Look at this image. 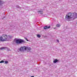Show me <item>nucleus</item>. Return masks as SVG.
Instances as JSON below:
<instances>
[{"label":"nucleus","instance_id":"obj_2","mask_svg":"<svg viewBox=\"0 0 77 77\" xmlns=\"http://www.w3.org/2000/svg\"><path fill=\"white\" fill-rule=\"evenodd\" d=\"M72 17L77 18V14L75 12L69 13L68 14H66L65 17L66 20L69 21Z\"/></svg>","mask_w":77,"mask_h":77},{"label":"nucleus","instance_id":"obj_8","mask_svg":"<svg viewBox=\"0 0 77 77\" xmlns=\"http://www.w3.org/2000/svg\"><path fill=\"white\" fill-rule=\"evenodd\" d=\"M38 12L39 14H43V11H39Z\"/></svg>","mask_w":77,"mask_h":77},{"label":"nucleus","instance_id":"obj_5","mask_svg":"<svg viewBox=\"0 0 77 77\" xmlns=\"http://www.w3.org/2000/svg\"><path fill=\"white\" fill-rule=\"evenodd\" d=\"M25 48L26 49V50H28V52L30 51V50H31V48L29 47H27L25 46Z\"/></svg>","mask_w":77,"mask_h":77},{"label":"nucleus","instance_id":"obj_11","mask_svg":"<svg viewBox=\"0 0 77 77\" xmlns=\"http://www.w3.org/2000/svg\"><path fill=\"white\" fill-rule=\"evenodd\" d=\"M37 36L38 38H40L41 37V35L39 34H38L37 35Z\"/></svg>","mask_w":77,"mask_h":77},{"label":"nucleus","instance_id":"obj_16","mask_svg":"<svg viewBox=\"0 0 77 77\" xmlns=\"http://www.w3.org/2000/svg\"><path fill=\"white\" fill-rule=\"evenodd\" d=\"M51 27V26H49L48 27L47 26V29H50Z\"/></svg>","mask_w":77,"mask_h":77},{"label":"nucleus","instance_id":"obj_15","mask_svg":"<svg viewBox=\"0 0 77 77\" xmlns=\"http://www.w3.org/2000/svg\"><path fill=\"white\" fill-rule=\"evenodd\" d=\"M24 38L25 39H26V41H29V40H28V39H27V38L26 37H25Z\"/></svg>","mask_w":77,"mask_h":77},{"label":"nucleus","instance_id":"obj_14","mask_svg":"<svg viewBox=\"0 0 77 77\" xmlns=\"http://www.w3.org/2000/svg\"><path fill=\"white\" fill-rule=\"evenodd\" d=\"M5 64H7V63H8V61H5Z\"/></svg>","mask_w":77,"mask_h":77},{"label":"nucleus","instance_id":"obj_1","mask_svg":"<svg viewBox=\"0 0 77 77\" xmlns=\"http://www.w3.org/2000/svg\"><path fill=\"white\" fill-rule=\"evenodd\" d=\"M12 36L9 35H7L6 34H3L2 37H0V41H8L10 39L12 38Z\"/></svg>","mask_w":77,"mask_h":77},{"label":"nucleus","instance_id":"obj_6","mask_svg":"<svg viewBox=\"0 0 77 77\" xmlns=\"http://www.w3.org/2000/svg\"><path fill=\"white\" fill-rule=\"evenodd\" d=\"M54 63H58L59 62V60H57V59H55L53 61Z\"/></svg>","mask_w":77,"mask_h":77},{"label":"nucleus","instance_id":"obj_9","mask_svg":"<svg viewBox=\"0 0 77 77\" xmlns=\"http://www.w3.org/2000/svg\"><path fill=\"white\" fill-rule=\"evenodd\" d=\"M60 24H57L56 25V26L57 27H60Z\"/></svg>","mask_w":77,"mask_h":77},{"label":"nucleus","instance_id":"obj_17","mask_svg":"<svg viewBox=\"0 0 77 77\" xmlns=\"http://www.w3.org/2000/svg\"><path fill=\"white\" fill-rule=\"evenodd\" d=\"M57 42H59V40H58V39H57Z\"/></svg>","mask_w":77,"mask_h":77},{"label":"nucleus","instance_id":"obj_18","mask_svg":"<svg viewBox=\"0 0 77 77\" xmlns=\"http://www.w3.org/2000/svg\"><path fill=\"white\" fill-rule=\"evenodd\" d=\"M31 77H34V76H31Z\"/></svg>","mask_w":77,"mask_h":77},{"label":"nucleus","instance_id":"obj_4","mask_svg":"<svg viewBox=\"0 0 77 77\" xmlns=\"http://www.w3.org/2000/svg\"><path fill=\"white\" fill-rule=\"evenodd\" d=\"M20 51H24V50H26V49L25 48V46L22 47L20 48L19 50Z\"/></svg>","mask_w":77,"mask_h":77},{"label":"nucleus","instance_id":"obj_7","mask_svg":"<svg viewBox=\"0 0 77 77\" xmlns=\"http://www.w3.org/2000/svg\"><path fill=\"white\" fill-rule=\"evenodd\" d=\"M6 48H8L6 47H2L0 48V50H6Z\"/></svg>","mask_w":77,"mask_h":77},{"label":"nucleus","instance_id":"obj_12","mask_svg":"<svg viewBox=\"0 0 77 77\" xmlns=\"http://www.w3.org/2000/svg\"><path fill=\"white\" fill-rule=\"evenodd\" d=\"M44 29H47V26H45L44 27Z\"/></svg>","mask_w":77,"mask_h":77},{"label":"nucleus","instance_id":"obj_19","mask_svg":"<svg viewBox=\"0 0 77 77\" xmlns=\"http://www.w3.org/2000/svg\"><path fill=\"white\" fill-rule=\"evenodd\" d=\"M56 29V28H54V29Z\"/></svg>","mask_w":77,"mask_h":77},{"label":"nucleus","instance_id":"obj_10","mask_svg":"<svg viewBox=\"0 0 77 77\" xmlns=\"http://www.w3.org/2000/svg\"><path fill=\"white\" fill-rule=\"evenodd\" d=\"M17 8H19V9H21V7L19 6V5L16 6Z\"/></svg>","mask_w":77,"mask_h":77},{"label":"nucleus","instance_id":"obj_3","mask_svg":"<svg viewBox=\"0 0 77 77\" xmlns=\"http://www.w3.org/2000/svg\"><path fill=\"white\" fill-rule=\"evenodd\" d=\"M15 42L17 44H21L23 42H24V41L23 40L21 39H17V38L15 39Z\"/></svg>","mask_w":77,"mask_h":77},{"label":"nucleus","instance_id":"obj_13","mask_svg":"<svg viewBox=\"0 0 77 77\" xmlns=\"http://www.w3.org/2000/svg\"><path fill=\"white\" fill-rule=\"evenodd\" d=\"M4 62H5V61H4V60H2L0 62V63H4Z\"/></svg>","mask_w":77,"mask_h":77}]
</instances>
